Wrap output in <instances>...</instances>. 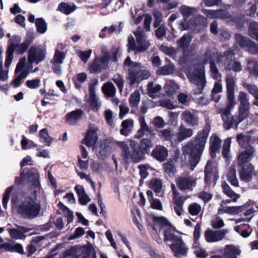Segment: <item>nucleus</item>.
Segmentation results:
<instances>
[{
  "label": "nucleus",
  "instance_id": "1",
  "mask_svg": "<svg viewBox=\"0 0 258 258\" xmlns=\"http://www.w3.org/2000/svg\"><path fill=\"white\" fill-rule=\"evenodd\" d=\"M210 131V126L207 124L198 134L194 141L182 148V154L185 159L188 158L191 170L194 169L200 160Z\"/></svg>",
  "mask_w": 258,
  "mask_h": 258
},
{
  "label": "nucleus",
  "instance_id": "2",
  "mask_svg": "<svg viewBox=\"0 0 258 258\" xmlns=\"http://www.w3.org/2000/svg\"><path fill=\"white\" fill-rule=\"evenodd\" d=\"M124 65L127 67V80L130 81L131 86L139 84L142 80L147 79L150 76V72L143 69L141 64L131 60V57L127 56L124 60Z\"/></svg>",
  "mask_w": 258,
  "mask_h": 258
},
{
  "label": "nucleus",
  "instance_id": "3",
  "mask_svg": "<svg viewBox=\"0 0 258 258\" xmlns=\"http://www.w3.org/2000/svg\"><path fill=\"white\" fill-rule=\"evenodd\" d=\"M136 40L130 35L127 39V51H134L135 53H143L146 51L150 47V41L141 27H139L134 33Z\"/></svg>",
  "mask_w": 258,
  "mask_h": 258
},
{
  "label": "nucleus",
  "instance_id": "4",
  "mask_svg": "<svg viewBox=\"0 0 258 258\" xmlns=\"http://www.w3.org/2000/svg\"><path fill=\"white\" fill-rule=\"evenodd\" d=\"M186 75L189 81L197 87V89L193 91V94L202 93L206 83L204 67L202 66L197 67L192 73H188Z\"/></svg>",
  "mask_w": 258,
  "mask_h": 258
},
{
  "label": "nucleus",
  "instance_id": "5",
  "mask_svg": "<svg viewBox=\"0 0 258 258\" xmlns=\"http://www.w3.org/2000/svg\"><path fill=\"white\" fill-rule=\"evenodd\" d=\"M236 104V103L234 102H227L226 106L221 109L220 113L223 121V127L226 130L230 128H237L238 125L240 123L237 116L234 117L231 113V110Z\"/></svg>",
  "mask_w": 258,
  "mask_h": 258
},
{
  "label": "nucleus",
  "instance_id": "6",
  "mask_svg": "<svg viewBox=\"0 0 258 258\" xmlns=\"http://www.w3.org/2000/svg\"><path fill=\"white\" fill-rule=\"evenodd\" d=\"M26 64V58H21L15 70V78L11 81L10 86L14 88L20 87L22 84V80L26 79L29 72L27 69H24Z\"/></svg>",
  "mask_w": 258,
  "mask_h": 258
},
{
  "label": "nucleus",
  "instance_id": "7",
  "mask_svg": "<svg viewBox=\"0 0 258 258\" xmlns=\"http://www.w3.org/2000/svg\"><path fill=\"white\" fill-rule=\"evenodd\" d=\"M258 209V205L251 200H249L244 205L241 206L227 207L225 208V213L229 214H238L244 211L245 216H249L256 211Z\"/></svg>",
  "mask_w": 258,
  "mask_h": 258
},
{
  "label": "nucleus",
  "instance_id": "8",
  "mask_svg": "<svg viewBox=\"0 0 258 258\" xmlns=\"http://www.w3.org/2000/svg\"><path fill=\"white\" fill-rule=\"evenodd\" d=\"M32 161L31 157L28 156L22 160L20 166L22 168L21 173V180L19 184H26L31 183L32 182V166L30 163Z\"/></svg>",
  "mask_w": 258,
  "mask_h": 258
},
{
  "label": "nucleus",
  "instance_id": "9",
  "mask_svg": "<svg viewBox=\"0 0 258 258\" xmlns=\"http://www.w3.org/2000/svg\"><path fill=\"white\" fill-rule=\"evenodd\" d=\"M175 182L179 189L191 191L197 184V178L185 173L178 176Z\"/></svg>",
  "mask_w": 258,
  "mask_h": 258
},
{
  "label": "nucleus",
  "instance_id": "10",
  "mask_svg": "<svg viewBox=\"0 0 258 258\" xmlns=\"http://www.w3.org/2000/svg\"><path fill=\"white\" fill-rule=\"evenodd\" d=\"M217 56V53L211 49H208L202 57L203 63H210V71L212 75L215 79H219L221 77V74L219 73L218 70L214 62V58Z\"/></svg>",
  "mask_w": 258,
  "mask_h": 258
},
{
  "label": "nucleus",
  "instance_id": "11",
  "mask_svg": "<svg viewBox=\"0 0 258 258\" xmlns=\"http://www.w3.org/2000/svg\"><path fill=\"white\" fill-rule=\"evenodd\" d=\"M221 57L224 59L226 70H233L235 72L241 71V63L238 61H234V53L232 50L229 49L224 52Z\"/></svg>",
  "mask_w": 258,
  "mask_h": 258
},
{
  "label": "nucleus",
  "instance_id": "12",
  "mask_svg": "<svg viewBox=\"0 0 258 258\" xmlns=\"http://www.w3.org/2000/svg\"><path fill=\"white\" fill-rule=\"evenodd\" d=\"M110 54L105 53L101 57H97L94 59L90 65V71L92 73H99L105 70L108 66Z\"/></svg>",
  "mask_w": 258,
  "mask_h": 258
},
{
  "label": "nucleus",
  "instance_id": "13",
  "mask_svg": "<svg viewBox=\"0 0 258 258\" xmlns=\"http://www.w3.org/2000/svg\"><path fill=\"white\" fill-rule=\"evenodd\" d=\"M205 180L207 185L214 186L215 181L217 179V171L213 162L209 160L208 161L205 169Z\"/></svg>",
  "mask_w": 258,
  "mask_h": 258
},
{
  "label": "nucleus",
  "instance_id": "14",
  "mask_svg": "<svg viewBox=\"0 0 258 258\" xmlns=\"http://www.w3.org/2000/svg\"><path fill=\"white\" fill-rule=\"evenodd\" d=\"M169 246L176 257L182 258L187 255L188 248L181 237L172 242Z\"/></svg>",
  "mask_w": 258,
  "mask_h": 258
},
{
  "label": "nucleus",
  "instance_id": "15",
  "mask_svg": "<svg viewBox=\"0 0 258 258\" xmlns=\"http://www.w3.org/2000/svg\"><path fill=\"white\" fill-rule=\"evenodd\" d=\"M32 42V33L28 32L24 41L20 44L11 43L9 44V48L13 52H15L18 54H22L25 52Z\"/></svg>",
  "mask_w": 258,
  "mask_h": 258
},
{
  "label": "nucleus",
  "instance_id": "16",
  "mask_svg": "<svg viewBox=\"0 0 258 258\" xmlns=\"http://www.w3.org/2000/svg\"><path fill=\"white\" fill-rule=\"evenodd\" d=\"M98 83L97 79H93L91 80L89 85V102L92 109L95 111H97L101 106V102L95 94L96 86Z\"/></svg>",
  "mask_w": 258,
  "mask_h": 258
},
{
  "label": "nucleus",
  "instance_id": "17",
  "mask_svg": "<svg viewBox=\"0 0 258 258\" xmlns=\"http://www.w3.org/2000/svg\"><path fill=\"white\" fill-rule=\"evenodd\" d=\"M18 213L23 218H32V198H27L17 208Z\"/></svg>",
  "mask_w": 258,
  "mask_h": 258
},
{
  "label": "nucleus",
  "instance_id": "18",
  "mask_svg": "<svg viewBox=\"0 0 258 258\" xmlns=\"http://www.w3.org/2000/svg\"><path fill=\"white\" fill-rule=\"evenodd\" d=\"M228 230L223 229L220 230L208 229L205 232L206 240L208 242H215L223 240L227 234Z\"/></svg>",
  "mask_w": 258,
  "mask_h": 258
},
{
  "label": "nucleus",
  "instance_id": "19",
  "mask_svg": "<svg viewBox=\"0 0 258 258\" xmlns=\"http://www.w3.org/2000/svg\"><path fill=\"white\" fill-rule=\"evenodd\" d=\"M255 149L253 146H248L239 153L237 157L238 165L250 164L249 162L255 156Z\"/></svg>",
  "mask_w": 258,
  "mask_h": 258
},
{
  "label": "nucleus",
  "instance_id": "20",
  "mask_svg": "<svg viewBox=\"0 0 258 258\" xmlns=\"http://www.w3.org/2000/svg\"><path fill=\"white\" fill-rule=\"evenodd\" d=\"M130 146L131 148L132 153L130 151V157L124 158L126 162H130L131 160L134 162H139L144 158L145 153L138 146L135 141L131 142Z\"/></svg>",
  "mask_w": 258,
  "mask_h": 258
},
{
  "label": "nucleus",
  "instance_id": "21",
  "mask_svg": "<svg viewBox=\"0 0 258 258\" xmlns=\"http://www.w3.org/2000/svg\"><path fill=\"white\" fill-rule=\"evenodd\" d=\"M238 166L240 167L239 174L240 179L246 182L251 181L252 176L254 174V167L251 164H246Z\"/></svg>",
  "mask_w": 258,
  "mask_h": 258
},
{
  "label": "nucleus",
  "instance_id": "22",
  "mask_svg": "<svg viewBox=\"0 0 258 258\" xmlns=\"http://www.w3.org/2000/svg\"><path fill=\"white\" fill-rule=\"evenodd\" d=\"M17 228H8L7 230L12 239H24L26 238L27 232L31 230V228L25 226L16 225Z\"/></svg>",
  "mask_w": 258,
  "mask_h": 258
},
{
  "label": "nucleus",
  "instance_id": "23",
  "mask_svg": "<svg viewBox=\"0 0 258 258\" xmlns=\"http://www.w3.org/2000/svg\"><path fill=\"white\" fill-rule=\"evenodd\" d=\"M255 140V138L248 133H240L236 136V141L239 146L244 149L248 146H252V144Z\"/></svg>",
  "mask_w": 258,
  "mask_h": 258
},
{
  "label": "nucleus",
  "instance_id": "24",
  "mask_svg": "<svg viewBox=\"0 0 258 258\" xmlns=\"http://www.w3.org/2000/svg\"><path fill=\"white\" fill-rule=\"evenodd\" d=\"M226 83L227 98L228 100L227 102L236 103L234 96V87L235 86V82L234 81V78L232 75L230 74L227 75L226 78Z\"/></svg>",
  "mask_w": 258,
  "mask_h": 258
},
{
  "label": "nucleus",
  "instance_id": "25",
  "mask_svg": "<svg viewBox=\"0 0 258 258\" xmlns=\"http://www.w3.org/2000/svg\"><path fill=\"white\" fill-rule=\"evenodd\" d=\"M203 13L209 19H227L230 17V15L227 11L221 9L218 10L204 9Z\"/></svg>",
  "mask_w": 258,
  "mask_h": 258
},
{
  "label": "nucleus",
  "instance_id": "26",
  "mask_svg": "<svg viewBox=\"0 0 258 258\" xmlns=\"http://www.w3.org/2000/svg\"><path fill=\"white\" fill-rule=\"evenodd\" d=\"M182 120L188 125L194 126L199 124L198 116L192 111L185 110L181 115Z\"/></svg>",
  "mask_w": 258,
  "mask_h": 258
},
{
  "label": "nucleus",
  "instance_id": "27",
  "mask_svg": "<svg viewBox=\"0 0 258 258\" xmlns=\"http://www.w3.org/2000/svg\"><path fill=\"white\" fill-rule=\"evenodd\" d=\"M151 155L157 161L163 162L167 158L168 152L165 147L158 145L153 150Z\"/></svg>",
  "mask_w": 258,
  "mask_h": 258
},
{
  "label": "nucleus",
  "instance_id": "28",
  "mask_svg": "<svg viewBox=\"0 0 258 258\" xmlns=\"http://www.w3.org/2000/svg\"><path fill=\"white\" fill-rule=\"evenodd\" d=\"M83 114L84 112L81 109H76L66 115V121L70 125H75L81 120Z\"/></svg>",
  "mask_w": 258,
  "mask_h": 258
},
{
  "label": "nucleus",
  "instance_id": "29",
  "mask_svg": "<svg viewBox=\"0 0 258 258\" xmlns=\"http://www.w3.org/2000/svg\"><path fill=\"white\" fill-rule=\"evenodd\" d=\"M240 253L241 250L238 246L228 244L225 246L222 256L224 258H237V256L239 255Z\"/></svg>",
  "mask_w": 258,
  "mask_h": 258
},
{
  "label": "nucleus",
  "instance_id": "30",
  "mask_svg": "<svg viewBox=\"0 0 258 258\" xmlns=\"http://www.w3.org/2000/svg\"><path fill=\"white\" fill-rule=\"evenodd\" d=\"M194 134V131L190 128H187L183 125H181L177 133V140L179 142L190 138Z\"/></svg>",
  "mask_w": 258,
  "mask_h": 258
},
{
  "label": "nucleus",
  "instance_id": "31",
  "mask_svg": "<svg viewBox=\"0 0 258 258\" xmlns=\"http://www.w3.org/2000/svg\"><path fill=\"white\" fill-rule=\"evenodd\" d=\"M46 49L42 46H33V63L38 64L44 60L46 55Z\"/></svg>",
  "mask_w": 258,
  "mask_h": 258
},
{
  "label": "nucleus",
  "instance_id": "32",
  "mask_svg": "<svg viewBox=\"0 0 258 258\" xmlns=\"http://www.w3.org/2000/svg\"><path fill=\"white\" fill-rule=\"evenodd\" d=\"M0 248H4L7 251L17 252L20 254H24L23 246L19 243L12 244L9 242H5L0 245Z\"/></svg>",
  "mask_w": 258,
  "mask_h": 258
},
{
  "label": "nucleus",
  "instance_id": "33",
  "mask_svg": "<svg viewBox=\"0 0 258 258\" xmlns=\"http://www.w3.org/2000/svg\"><path fill=\"white\" fill-rule=\"evenodd\" d=\"M33 194L36 197H40L43 195V189L41 188L39 180V175L37 172L33 170Z\"/></svg>",
  "mask_w": 258,
  "mask_h": 258
},
{
  "label": "nucleus",
  "instance_id": "34",
  "mask_svg": "<svg viewBox=\"0 0 258 258\" xmlns=\"http://www.w3.org/2000/svg\"><path fill=\"white\" fill-rule=\"evenodd\" d=\"M141 95L138 90H135L129 98L130 106L132 108V112H135L137 110L140 101Z\"/></svg>",
  "mask_w": 258,
  "mask_h": 258
},
{
  "label": "nucleus",
  "instance_id": "35",
  "mask_svg": "<svg viewBox=\"0 0 258 258\" xmlns=\"http://www.w3.org/2000/svg\"><path fill=\"white\" fill-rule=\"evenodd\" d=\"M75 190L79 197V201L82 205H85L91 201L82 186L76 185L75 187Z\"/></svg>",
  "mask_w": 258,
  "mask_h": 258
},
{
  "label": "nucleus",
  "instance_id": "36",
  "mask_svg": "<svg viewBox=\"0 0 258 258\" xmlns=\"http://www.w3.org/2000/svg\"><path fill=\"white\" fill-rule=\"evenodd\" d=\"M98 140L97 132L94 130H90L88 132L83 143L88 147H91L94 145Z\"/></svg>",
  "mask_w": 258,
  "mask_h": 258
},
{
  "label": "nucleus",
  "instance_id": "37",
  "mask_svg": "<svg viewBox=\"0 0 258 258\" xmlns=\"http://www.w3.org/2000/svg\"><path fill=\"white\" fill-rule=\"evenodd\" d=\"M185 199H186L184 197L180 198H173V206L174 212L178 216H180L183 212V205Z\"/></svg>",
  "mask_w": 258,
  "mask_h": 258
},
{
  "label": "nucleus",
  "instance_id": "38",
  "mask_svg": "<svg viewBox=\"0 0 258 258\" xmlns=\"http://www.w3.org/2000/svg\"><path fill=\"white\" fill-rule=\"evenodd\" d=\"M179 10L184 20L188 19L190 17L195 15L198 12L196 8L189 7L185 5L181 6Z\"/></svg>",
  "mask_w": 258,
  "mask_h": 258
},
{
  "label": "nucleus",
  "instance_id": "39",
  "mask_svg": "<svg viewBox=\"0 0 258 258\" xmlns=\"http://www.w3.org/2000/svg\"><path fill=\"white\" fill-rule=\"evenodd\" d=\"M97 156L101 159H104L109 153L110 149L106 143L103 142L100 144L99 147L95 149Z\"/></svg>",
  "mask_w": 258,
  "mask_h": 258
},
{
  "label": "nucleus",
  "instance_id": "40",
  "mask_svg": "<svg viewBox=\"0 0 258 258\" xmlns=\"http://www.w3.org/2000/svg\"><path fill=\"white\" fill-rule=\"evenodd\" d=\"M149 185L150 188L153 190L158 196L161 197L163 195L162 191V182L160 179L157 178L151 179Z\"/></svg>",
  "mask_w": 258,
  "mask_h": 258
},
{
  "label": "nucleus",
  "instance_id": "41",
  "mask_svg": "<svg viewBox=\"0 0 258 258\" xmlns=\"http://www.w3.org/2000/svg\"><path fill=\"white\" fill-rule=\"evenodd\" d=\"M35 22L37 32L40 34L45 33L47 30V24L42 18H37L35 20L33 16V23Z\"/></svg>",
  "mask_w": 258,
  "mask_h": 258
},
{
  "label": "nucleus",
  "instance_id": "42",
  "mask_svg": "<svg viewBox=\"0 0 258 258\" xmlns=\"http://www.w3.org/2000/svg\"><path fill=\"white\" fill-rule=\"evenodd\" d=\"M61 45L58 44L57 48L55 51L53 57L50 62H54L57 63H62L66 57V53L59 50L60 49Z\"/></svg>",
  "mask_w": 258,
  "mask_h": 258
},
{
  "label": "nucleus",
  "instance_id": "43",
  "mask_svg": "<svg viewBox=\"0 0 258 258\" xmlns=\"http://www.w3.org/2000/svg\"><path fill=\"white\" fill-rule=\"evenodd\" d=\"M103 93L107 97H113L116 93V88L111 82L105 83L102 87Z\"/></svg>",
  "mask_w": 258,
  "mask_h": 258
},
{
  "label": "nucleus",
  "instance_id": "44",
  "mask_svg": "<svg viewBox=\"0 0 258 258\" xmlns=\"http://www.w3.org/2000/svg\"><path fill=\"white\" fill-rule=\"evenodd\" d=\"M133 126V120L132 119H125L121 123L122 128L120 133L122 135L127 136L131 132Z\"/></svg>",
  "mask_w": 258,
  "mask_h": 258
},
{
  "label": "nucleus",
  "instance_id": "45",
  "mask_svg": "<svg viewBox=\"0 0 258 258\" xmlns=\"http://www.w3.org/2000/svg\"><path fill=\"white\" fill-rule=\"evenodd\" d=\"M76 9V6L72 3H61L58 7V9L62 13L69 15L74 12Z\"/></svg>",
  "mask_w": 258,
  "mask_h": 258
},
{
  "label": "nucleus",
  "instance_id": "46",
  "mask_svg": "<svg viewBox=\"0 0 258 258\" xmlns=\"http://www.w3.org/2000/svg\"><path fill=\"white\" fill-rule=\"evenodd\" d=\"M174 72V66L173 63H169L162 67L159 68L157 71V74L158 75L166 76L173 73Z\"/></svg>",
  "mask_w": 258,
  "mask_h": 258
},
{
  "label": "nucleus",
  "instance_id": "47",
  "mask_svg": "<svg viewBox=\"0 0 258 258\" xmlns=\"http://www.w3.org/2000/svg\"><path fill=\"white\" fill-rule=\"evenodd\" d=\"M236 43L245 50L251 43V40L247 37L242 36L240 34H236L235 36Z\"/></svg>",
  "mask_w": 258,
  "mask_h": 258
},
{
  "label": "nucleus",
  "instance_id": "48",
  "mask_svg": "<svg viewBox=\"0 0 258 258\" xmlns=\"http://www.w3.org/2000/svg\"><path fill=\"white\" fill-rule=\"evenodd\" d=\"M247 70L251 75L258 77V64L257 61L248 59L247 61Z\"/></svg>",
  "mask_w": 258,
  "mask_h": 258
},
{
  "label": "nucleus",
  "instance_id": "49",
  "mask_svg": "<svg viewBox=\"0 0 258 258\" xmlns=\"http://www.w3.org/2000/svg\"><path fill=\"white\" fill-rule=\"evenodd\" d=\"M191 40V37L190 35H184L178 41L177 44L179 48H181L185 53L186 49L188 47L189 44Z\"/></svg>",
  "mask_w": 258,
  "mask_h": 258
},
{
  "label": "nucleus",
  "instance_id": "50",
  "mask_svg": "<svg viewBox=\"0 0 258 258\" xmlns=\"http://www.w3.org/2000/svg\"><path fill=\"white\" fill-rule=\"evenodd\" d=\"M138 146L146 154L149 153L150 148L154 146V143L150 140L144 138L140 141V145Z\"/></svg>",
  "mask_w": 258,
  "mask_h": 258
},
{
  "label": "nucleus",
  "instance_id": "51",
  "mask_svg": "<svg viewBox=\"0 0 258 258\" xmlns=\"http://www.w3.org/2000/svg\"><path fill=\"white\" fill-rule=\"evenodd\" d=\"M222 187L223 192L228 197L232 199L233 201L235 202L237 199L239 198V195L237 194L233 190H232L228 184L226 182H224L222 184Z\"/></svg>",
  "mask_w": 258,
  "mask_h": 258
},
{
  "label": "nucleus",
  "instance_id": "52",
  "mask_svg": "<svg viewBox=\"0 0 258 258\" xmlns=\"http://www.w3.org/2000/svg\"><path fill=\"white\" fill-rule=\"evenodd\" d=\"M210 142L211 154L212 156L214 157L215 153L219 150L221 140L217 136H212Z\"/></svg>",
  "mask_w": 258,
  "mask_h": 258
},
{
  "label": "nucleus",
  "instance_id": "53",
  "mask_svg": "<svg viewBox=\"0 0 258 258\" xmlns=\"http://www.w3.org/2000/svg\"><path fill=\"white\" fill-rule=\"evenodd\" d=\"M239 102L238 107H250V102L248 94L244 92H240L237 97Z\"/></svg>",
  "mask_w": 258,
  "mask_h": 258
},
{
  "label": "nucleus",
  "instance_id": "54",
  "mask_svg": "<svg viewBox=\"0 0 258 258\" xmlns=\"http://www.w3.org/2000/svg\"><path fill=\"white\" fill-rule=\"evenodd\" d=\"M164 88L166 94L170 96L178 89L179 86L175 82L170 80L167 82Z\"/></svg>",
  "mask_w": 258,
  "mask_h": 258
},
{
  "label": "nucleus",
  "instance_id": "55",
  "mask_svg": "<svg viewBox=\"0 0 258 258\" xmlns=\"http://www.w3.org/2000/svg\"><path fill=\"white\" fill-rule=\"evenodd\" d=\"M39 136L40 141L42 143L46 144L47 146H49L51 144L52 139L49 136L47 129L41 130L39 132Z\"/></svg>",
  "mask_w": 258,
  "mask_h": 258
},
{
  "label": "nucleus",
  "instance_id": "56",
  "mask_svg": "<svg viewBox=\"0 0 258 258\" xmlns=\"http://www.w3.org/2000/svg\"><path fill=\"white\" fill-rule=\"evenodd\" d=\"M158 4L162 3L163 9L165 11H168L176 8L178 3L175 0H157Z\"/></svg>",
  "mask_w": 258,
  "mask_h": 258
},
{
  "label": "nucleus",
  "instance_id": "57",
  "mask_svg": "<svg viewBox=\"0 0 258 258\" xmlns=\"http://www.w3.org/2000/svg\"><path fill=\"white\" fill-rule=\"evenodd\" d=\"M250 111V107H238L237 115L236 116L240 122L248 117Z\"/></svg>",
  "mask_w": 258,
  "mask_h": 258
},
{
  "label": "nucleus",
  "instance_id": "58",
  "mask_svg": "<svg viewBox=\"0 0 258 258\" xmlns=\"http://www.w3.org/2000/svg\"><path fill=\"white\" fill-rule=\"evenodd\" d=\"M161 89V86L160 85H155L153 82H150L148 85V94L149 96L154 98L158 93Z\"/></svg>",
  "mask_w": 258,
  "mask_h": 258
},
{
  "label": "nucleus",
  "instance_id": "59",
  "mask_svg": "<svg viewBox=\"0 0 258 258\" xmlns=\"http://www.w3.org/2000/svg\"><path fill=\"white\" fill-rule=\"evenodd\" d=\"M228 180L234 186H238V181L236 175V170L234 167H231L228 173Z\"/></svg>",
  "mask_w": 258,
  "mask_h": 258
},
{
  "label": "nucleus",
  "instance_id": "60",
  "mask_svg": "<svg viewBox=\"0 0 258 258\" xmlns=\"http://www.w3.org/2000/svg\"><path fill=\"white\" fill-rule=\"evenodd\" d=\"M139 122L140 124V128L139 130V133L142 136L145 134V133L150 132L151 130L148 125L146 123L145 118L144 116H141L139 117Z\"/></svg>",
  "mask_w": 258,
  "mask_h": 258
},
{
  "label": "nucleus",
  "instance_id": "61",
  "mask_svg": "<svg viewBox=\"0 0 258 258\" xmlns=\"http://www.w3.org/2000/svg\"><path fill=\"white\" fill-rule=\"evenodd\" d=\"M248 32L252 38L256 39L258 41V23L255 22L250 23Z\"/></svg>",
  "mask_w": 258,
  "mask_h": 258
},
{
  "label": "nucleus",
  "instance_id": "62",
  "mask_svg": "<svg viewBox=\"0 0 258 258\" xmlns=\"http://www.w3.org/2000/svg\"><path fill=\"white\" fill-rule=\"evenodd\" d=\"M112 80L116 84L119 91L121 92L124 87V79L122 76L117 74L113 76Z\"/></svg>",
  "mask_w": 258,
  "mask_h": 258
},
{
  "label": "nucleus",
  "instance_id": "63",
  "mask_svg": "<svg viewBox=\"0 0 258 258\" xmlns=\"http://www.w3.org/2000/svg\"><path fill=\"white\" fill-rule=\"evenodd\" d=\"M116 144L122 149L121 155L123 159L128 158L130 156L129 148L127 145L124 142H117Z\"/></svg>",
  "mask_w": 258,
  "mask_h": 258
},
{
  "label": "nucleus",
  "instance_id": "64",
  "mask_svg": "<svg viewBox=\"0 0 258 258\" xmlns=\"http://www.w3.org/2000/svg\"><path fill=\"white\" fill-rule=\"evenodd\" d=\"M160 137L164 141H171L173 137V134L171 128L164 129L160 132Z\"/></svg>",
  "mask_w": 258,
  "mask_h": 258
}]
</instances>
